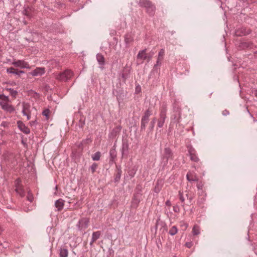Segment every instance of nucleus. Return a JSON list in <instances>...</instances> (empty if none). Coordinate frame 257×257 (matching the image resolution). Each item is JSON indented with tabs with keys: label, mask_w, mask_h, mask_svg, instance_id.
<instances>
[{
	"label": "nucleus",
	"mask_w": 257,
	"mask_h": 257,
	"mask_svg": "<svg viewBox=\"0 0 257 257\" xmlns=\"http://www.w3.org/2000/svg\"><path fill=\"white\" fill-rule=\"evenodd\" d=\"M142 186L141 184H138L134 190V193L131 201V207L133 208H137L141 200H142Z\"/></svg>",
	"instance_id": "nucleus-1"
},
{
	"label": "nucleus",
	"mask_w": 257,
	"mask_h": 257,
	"mask_svg": "<svg viewBox=\"0 0 257 257\" xmlns=\"http://www.w3.org/2000/svg\"><path fill=\"white\" fill-rule=\"evenodd\" d=\"M139 5L142 8L146 9V13L150 16L153 17L156 12L155 5L149 0H140Z\"/></svg>",
	"instance_id": "nucleus-2"
},
{
	"label": "nucleus",
	"mask_w": 257,
	"mask_h": 257,
	"mask_svg": "<svg viewBox=\"0 0 257 257\" xmlns=\"http://www.w3.org/2000/svg\"><path fill=\"white\" fill-rule=\"evenodd\" d=\"M152 114V111L150 108L145 111L144 115L141 118L140 132H142L145 131L146 128V125L148 123L150 120L149 117Z\"/></svg>",
	"instance_id": "nucleus-3"
},
{
	"label": "nucleus",
	"mask_w": 257,
	"mask_h": 257,
	"mask_svg": "<svg viewBox=\"0 0 257 257\" xmlns=\"http://www.w3.org/2000/svg\"><path fill=\"white\" fill-rule=\"evenodd\" d=\"M116 88L112 91L113 94L116 97V99L119 103L122 101L125 96L123 89L121 87V83H117Z\"/></svg>",
	"instance_id": "nucleus-4"
},
{
	"label": "nucleus",
	"mask_w": 257,
	"mask_h": 257,
	"mask_svg": "<svg viewBox=\"0 0 257 257\" xmlns=\"http://www.w3.org/2000/svg\"><path fill=\"white\" fill-rule=\"evenodd\" d=\"M174 153L172 150L168 147L165 146L163 153L162 155V160L164 163V165H166L169 160H173Z\"/></svg>",
	"instance_id": "nucleus-5"
},
{
	"label": "nucleus",
	"mask_w": 257,
	"mask_h": 257,
	"mask_svg": "<svg viewBox=\"0 0 257 257\" xmlns=\"http://www.w3.org/2000/svg\"><path fill=\"white\" fill-rule=\"evenodd\" d=\"M146 51L147 49L140 51L137 56V59H141L142 60L147 59L148 62H149L152 59L155 53L151 51L149 53H147Z\"/></svg>",
	"instance_id": "nucleus-6"
},
{
	"label": "nucleus",
	"mask_w": 257,
	"mask_h": 257,
	"mask_svg": "<svg viewBox=\"0 0 257 257\" xmlns=\"http://www.w3.org/2000/svg\"><path fill=\"white\" fill-rule=\"evenodd\" d=\"M73 73L70 70H66L60 72L57 76V79L62 81H66L70 79L73 76Z\"/></svg>",
	"instance_id": "nucleus-7"
},
{
	"label": "nucleus",
	"mask_w": 257,
	"mask_h": 257,
	"mask_svg": "<svg viewBox=\"0 0 257 257\" xmlns=\"http://www.w3.org/2000/svg\"><path fill=\"white\" fill-rule=\"evenodd\" d=\"M128 143L127 140H122V148L121 149V159L127 158L129 153L128 151Z\"/></svg>",
	"instance_id": "nucleus-8"
},
{
	"label": "nucleus",
	"mask_w": 257,
	"mask_h": 257,
	"mask_svg": "<svg viewBox=\"0 0 257 257\" xmlns=\"http://www.w3.org/2000/svg\"><path fill=\"white\" fill-rule=\"evenodd\" d=\"M89 222L88 218H82L78 221L77 226L80 230L85 229L87 228Z\"/></svg>",
	"instance_id": "nucleus-9"
},
{
	"label": "nucleus",
	"mask_w": 257,
	"mask_h": 257,
	"mask_svg": "<svg viewBox=\"0 0 257 257\" xmlns=\"http://www.w3.org/2000/svg\"><path fill=\"white\" fill-rule=\"evenodd\" d=\"M167 105L166 104H163L161 108L160 113V118L158 119V121L165 122V119L166 118V114H167Z\"/></svg>",
	"instance_id": "nucleus-10"
},
{
	"label": "nucleus",
	"mask_w": 257,
	"mask_h": 257,
	"mask_svg": "<svg viewBox=\"0 0 257 257\" xmlns=\"http://www.w3.org/2000/svg\"><path fill=\"white\" fill-rule=\"evenodd\" d=\"M188 155L190 157V160L192 161L195 162H198L199 161V158L197 156L196 154L195 150L191 146L188 147Z\"/></svg>",
	"instance_id": "nucleus-11"
},
{
	"label": "nucleus",
	"mask_w": 257,
	"mask_h": 257,
	"mask_svg": "<svg viewBox=\"0 0 257 257\" xmlns=\"http://www.w3.org/2000/svg\"><path fill=\"white\" fill-rule=\"evenodd\" d=\"M173 109L175 113L172 115V118L178 123L181 118V108L179 106L175 105Z\"/></svg>",
	"instance_id": "nucleus-12"
},
{
	"label": "nucleus",
	"mask_w": 257,
	"mask_h": 257,
	"mask_svg": "<svg viewBox=\"0 0 257 257\" xmlns=\"http://www.w3.org/2000/svg\"><path fill=\"white\" fill-rule=\"evenodd\" d=\"M251 30L246 28H241L235 31V35L237 37H241L248 35L250 33Z\"/></svg>",
	"instance_id": "nucleus-13"
},
{
	"label": "nucleus",
	"mask_w": 257,
	"mask_h": 257,
	"mask_svg": "<svg viewBox=\"0 0 257 257\" xmlns=\"http://www.w3.org/2000/svg\"><path fill=\"white\" fill-rule=\"evenodd\" d=\"M238 47L242 50L253 49L254 47L256 48L253 43L251 42H241L239 43Z\"/></svg>",
	"instance_id": "nucleus-14"
},
{
	"label": "nucleus",
	"mask_w": 257,
	"mask_h": 257,
	"mask_svg": "<svg viewBox=\"0 0 257 257\" xmlns=\"http://www.w3.org/2000/svg\"><path fill=\"white\" fill-rule=\"evenodd\" d=\"M12 64L15 66L20 67L21 68H30L29 64L24 60H19L14 61Z\"/></svg>",
	"instance_id": "nucleus-15"
},
{
	"label": "nucleus",
	"mask_w": 257,
	"mask_h": 257,
	"mask_svg": "<svg viewBox=\"0 0 257 257\" xmlns=\"http://www.w3.org/2000/svg\"><path fill=\"white\" fill-rule=\"evenodd\" d=\"M131 72V68L128 67L127 65L125 66L122 70L121 74V77L123 82H125L126 79L129 77L130 73Z\"/></svg>",
	"instance_id": "nucleus-16"
},
{
	"label": "nucleus",
	"mask_w": 257,
	"mask_h": 257,
	"mask_svg": "<svg viewBox=\"0 0 257 257\" xmlns=\"http://www.w3.org/2000/svg\"><path fill=\"white\" fill-rule=\"evenodd\" d=\"M17 124L21 132L25 134H29L30 133V130L22 121H18Z\"/></svg>",
	"instance_id": "nucleus-17"
},
{
	"label": "nucleus",
	"mask_w": 257,
	"mask_h": 257,
	"mask_svg": "<svg viewBox=\"0 0 257 257\" xmlns=\"http://www.w3.org/2000/svg\"><path fill=\"white\" fill-rule=\"evenodd\" d=\"M116 173L115 174V177L114 179V182L115 184H117L120 179L122 170L120 166L116 165Z\"/></svg>",
	"instance_id": "nucleus-18"
},
{
	"label": "nucleus",
	"mask_w": 257,
	"mask_h": 257,
	"mask_svg": "<svg viewBox=\"0 0 257 257\" xmlns=\"http://www.w3.org/2000/svg\"><path fill=\"white\" fill-rule=\"evenodd\" d=\"M45 72L44 68L37 67L30 73L33 76H41Z\"/></svg>",
	"instance_id": "nucleus-19"
},
{
	"label": "nucleus",
	"mask_w": 257,
	"mask_h": 257,
	"mask_svg": "<svg viewBox=\"0 0 257 257\" xmlns=\"http://www.w3.org/2000/svg\"><path fill=\"white\" fill-rule=\"evenodd\" d=\"M110 159L109 163H113L115 161V159L116 158L117 153L116 151L115 146L114 145L113 147L109 151Z\"/></svg>",
	"instance_id": "nucleus-20"
},
{
	"label": "nucleus",
	"mask_w": 257,
	"mask_h": 257,
	"mask_svg": "<svg viewBox=\"0 0 257 257\" xmlns=\"http://www.w3.org/2000/svg\"><path fill=\"white\" fill-rule=\"evenodd\" d=\"M186 178L190 182H197L198 181V178L193 172H189L186 175Z\"/></svg>",
	"instance_id": "nucleus-21"
},
{
	"label": "nucleus",
	"mask_w": 257,
	"mask_h": 257,
	"mask_svg": "<svg viewBox=\"0 0 257 257\" xmlns=\"http://www.w3.org/2000/svg\"><path fill=\"white\" fill-rule=\"evenodd\" d=\"M0 105L2 108L9 112H12L15 110L14 107L12 105H10L7 103H4L2 101H0Z\"/></svg>",
	"instance_id": "nucleus-22"
},
{
	"label": "nucleus",
	"mask_w": 257,
	"mask_h": 257,
	"mask_svg": "<svg viewBox=\"0 0 257 257\" xmlns=\"http://www.w3.org/2000/svg\"><path fill=\"white\" fill-rule=\"evenodd\" d=\"M96 59L99 64L101 66L100 67L103 69V66L104 65L105 62L104 56L101 54L98 53L96 55Z\"/></svg>",
	"instance_id": "nucleus-23"
},
{
	"label": "nucleus",
	"mask_w": 257,
	"mask_h": 257,
	"mask_svg": "<svg viewBox=\"0 0 257 257\" xmlns=\"http://www.w3.org/2000/svg\"><path fill=\"white\" fill-rule=\"evenodd\" d=\"M55 207L58 208V211L61 210L64 206V201L62 199H58L55 202Z\"/></svg>",
	"instance_id": "nucleus-24"
},
{
	"label": "nucleus",
	"mask_w": 257,
	"mask_h": 257,
	"mask_svg": "<svg viewBox=\"0 0 257 257\" xmlns=\"http://www.w3.org/2000/svg\"><path fill=\"white\" fill-rule=\"evenodd\" d=\"M133 41L134 38L131 34H126L125 35L124 42L127 46L130 43L133 42Z\"/></svg>",
	"instance_id": "nucleus-25"
},
{
	"label": "nucleus",
	"mask_w": 257,
	"mask_h": 257,
	"mask_svg": "<svg viewBox=\"0 0 257 257\" xmlns=\"http://www.w3.org/2000/svg\"><path fill=\"white\" fill-rule=\"evenodd\" d=\"M16 192L19 194L21 197H24L25 195V192L23 186H19L15 189Z\"/></svg>",
	"instance_id": "nucleus-26"
},
{
	"label": "nucleus",
	"mask_w": 257,
	"mask_h": 257,
	"mask_svg": "<svg viewBox=\"0 0 257 257\" xmlns=\"http://www.w3.org/2000/svg\"><path fill=\"white\" fill-rule=\"evenodd\" d=\"M68 254V249L64 248L61 247L60 249V253L59 255L60 257H67Z\"/></svg>",
	"instance_id": "nucleus-27"
},
{
	"label": "nucleus",
	"mask_w": 257,
	"mask_h": 257,
	"mask_svg": "<svg viewBox=\"0 0 257 257\" xmlns=\"http://www.w3.org/2000/svg\"><path fill=\"white\" fill-rule=\"evenodd\" d=\"M100 235L101 232L100 231L93 232L92 236V242H95L100 237Z\"/></svg>",
	"instance_id": "nucleus-28"
},
{
	"label": "nucleus",
	"mask_w": 257,
	"mask_h": 257,
	"mask_svg": "<svg viewBox=\"0 0 257 257\" xmlns=\"http://www.w3.org/2000/svg\"><path fill=\"white\" fill-rule=\"evenodd\" d=\"M30 107V105L29 104H24L23 110H22V113L24 115H26L29 112V107Z\"/></svg>",
	"instance_id": "nucleus-29"
},
{
	"label": "nucleus",
	"mask_w": 257,
	"mask_h": 257,
	"mask_svg": "<svg viewBox=\"0 0 257 257\" xmlns=\"http://www.w3.org/2000/svg\"><path fill=\"white\" fill-rule=\"evenodd\" d=\"M100 156H101L100 152H97L92 156V159L93 161H98L100 160Z\"/></svg>",
	"instance_id": "nucleus-30"
},
{
	"label": "nucleus",
	"mask_w": 257,
	"mask_h": 257,
	"mask_svg": "<svg viewBox=\"0 0 257 257\" xmlns=\"http://www.w3.org/2000/svg\"><path fill=\"white\" fill-rule=\"evenodd\" d=\"M7 90L10 91V94L13 97H14V98L16 97V96L17 95V94L18 93L17 91L15 90H14V89H12L11 88H7Z\"/></svg>",
	"instance_id": "nucleus-31"
},
{
	"label": "nucleus",
	"mask_w": 257,
	"mask_h": 257,
	"mask_svg": "<svg viewBox=\"0 0 257 257\" xmlns=\"http://www.w3.org/2000/svg\"><path fill=\"white\" fill-rule=\"evenodd\" d=\"M177 231H178V229H177V227L176 226H173V227H172V228L169 230V233L171 235H174L175 234H176L177 233Z\"/></svg>",
	"instance_id": "nucleus-32"
},
{
	"label": "nucleus",
	"mask_w": 257,
	"mask_h": 257,
	"mask_svg": "<svg viewBox=\"0 0 257 257\" xmlns=\"http://www.w3.org/2000/svg\"><path fill=\"white\" fill-rule=\"evenodd\" d=\"M98 167V165L96 163H93V164L90 167V169L91 170V173L93 174L95 171L96 169Z\"/></svg>",
	"instance_id": "nucleus-33"
},
{
	"label": "nucleus",
	"mask_w": 257,
	"mask_h": 257,
	"mask_svg": "<svg viewBox=\"0 0 257 257\" xmlns=\"http://www.w3.org/2000/svg\"><path fill=\"white\" fill-rule=\"evenodd\" d=\"M164 55H165V50L164 49H161L159 52L158 58L159 59L163 60Z\"/></svg>",
	"instance_id": "nucleus-34"
},
{
	"label": "nucleus",
	"mask_w": 257,
	"mask_h": 257,
	"mask_svg": "<svg viewBox=\"0 0 257 257\" xmlns=\"http://www.w3.org/2000/svg\"><path fill=\"white\" fill-rule=\"evenodd\" d=\"M27 199L31 202H32L34 200V197L31 191H29L28 192Z\"/></svg>",
	"instance_id": "nucleus-35"
},
{
	"label": "nucleus",
	"mask_w": 257,
	"mask_h": 257,
	"mask_svg": "<svg viewBox=\"0 0 257 257\" xmlns=\"http://www.w3.org/2000/svg\"><path fill=\"white\" fill-rule=\"evenodd\" d=\"M50 111L49 109H45L42 112V114L45 116L47 119H49Z\"/></svg>",
	"instance_id": "nucleus-36"
},
{
	"label": "nucleus",
	"mask_w": 257,
	"mask_h": 257,
	"mask_svg": "<svg viewBox=\"0 0 257 257\" xmlns=\"http://www.w3.org/2000/svg\"><path fill=\"white\" fill-rule=\"evenodd\" d=\"M136 173V169L135 168H132L128 171V175L133 177Z\"/></svg>",
	"instance_id": "nucleus-37"
},
{
	"label": "nucleus",
	"mask_w": 257,
	"mask_h": 257,
	"mask_svg": "<svg viewBox=\"0 0 257 257\" xmlns=\"http://www.w3.org/2000/svg\"><path fill=\"white\" fill-rule=\"evenodd\" d=\"M192 232L193 233L194 235H198L199 234L200 232H199V229H198V227L195 225L193 228V229H192Z\"/></svg>",
	"instance_id": "nucleus-38"
},
{
	"label": "nucleus",
	"mask_w": 257,
	"mask_h": 257,
	"mask_svg": "<svg viewBox=\"0 0 257 257\" xmlns=\"http://www.w3.org/2000/svg\"><path fill=\"white\" fill-rule=\"evenodd\" d=\"M0 99H2L3 101H6V102H9V97L7 96H6L4 94H0Z\"/></svg>",
	"instance_id": "nucleus-39"
},
{
	"label": "nucleus",
	"mask_w": 257,
	"mask_h": 257,
	"mask_svg": "<svg viewBox=\"0 0 257 257\" xmlns=\"http://www.w3.org/2000/svg\"><path fill=\"white\" fill-rule=\"evenodd\" d=\"M154 126L155 124L150 122L149 127L147 130L148 134H149L150 133L152 132L153 131Z\"/></svg>",
	"instance_id": "nucleus-40"
},
{
	"label": "nucleus",
	"mask_w": 257,
	"mask_h": 257,
	"mask_svg": "<svg viewBox=\"0 0 257 257\" xmlns=\"http://www.w3.org/2000/svg\"><path fill=\"white\" fill-rule=\"evenodd\" d=\"M82 142L84 145L89 144L92 142V139L90 138H88L86 139L83 140Z\"/></svg>",
	"instance_id": "nucleus-41"
},
{
	"label": "nucleus",
	"mask_w": 257,
	"mask_h": 257,
	"mask_svg": "<svg viewBox=\"0 0 257 257\" xmlns=\"http://www.w3.org/2000/svg\"><path fill=\"white\" fill-rule=\"evenodd\" d=\"M15 70H16V69L14 68V67H10V68H7V72L8 73L14 74V73H16L15 72H14L15 71Z\"/></svg>",
	"instance_id": "nucleus-42"
},
{
	"label": "nucleus",
	"mask_w": 257,
	"mask_h": 257,
	"mask_svg": "<svg viewBox=\"0 0 257 257\" xmlns=\"http://www.w3.org/2000/svg\"><path fill=\"white\" fill-rule=\"evenodd\" d=\"M16 187H19V186H23L21 184V180L20 178H18L15 181Z\"/></svg>",
	"instance_id": "nucleus-43"
},
{
	"label": "nucleus",
	"mask_w": 257,
	"mask_h": 257,
	"mask_svg": "<svg viewBox=\"0 0 257 257\" xmlns=\"http://www.w3.org/2000/svg\"><path fill=\"white\" fill-rule=\"evenodd\" d=\"M16 73H14V74L18 75L19 77L21 76V74H24L25 72L23 70H19L18 69H16L15 71L14 72Z\"/></svg>",
	"instance_id": "nucleus-44"
},
{
	"label": "nucleus",
	"mask_w": 257,
	"mask_h": 257,
	"mask_svg": "<svg viewBox=\"0 0 257 257\" xmlns=\"http://www.w3.org/2000/svg\"><path fill=\"white\" fill-rule=\"evenodd\" d=\"M85 124V121L84 120H82V119H80L79 120V126L80 128H83L84 125Z\"/></svg>",
	"instance_id": "nucleus-45"
},
{
	"label": "nucleus",
	"mask_w": 257,
	"mask_h": 257,
	"mask_svg": "<svg viewBox=\"0 0 257 257\" xmlns=\"http://www.w3.org/2000/svg\"><path fill=\"white\" fill-rule=\"evenodd\" d=\"M179 199L181 200L182 202H184L185 199L183 195V193L181 192V191L179 192Z\"/></svg>",
	"instance_id": "nucleus-46"
},
{
	"label": "nucleus",
	"mask_w": 257,
	"mask_h": 257,
	"mask_svg": "<svg viewBox=\"0 0 257 257\" xmlns=\"http://www.w3.org/2000/svg\"><path fill=\"white\" fill-rule=\"evenodd\" d=\"M141 91V87L138 85L136 87V93L138 94Z\"/></svg>",
	"instance_id": "nucleus-47"
},
{
	"label": "nucleus",
	"mask_w": 257,
	"mask_h": 257,
	"mask_svg": "<svg viewBox=\"0 0 257 257\" xmlns=\"http://www.w3.org/2000/svg\"><path fill=\"white\" fill-rule=\"evenodd\" d=\"M222 114L224 116H227V115L229 114V111L228 110H227V109H225V110L222 111Z\"/></svg>",
	"instance_id": "nucleus-48"
},
{
	"label": "nucleus",
	"mask_w": 257,
	"mask_h": 257,
	"mask_svg": "<svg viewBox=\"0 0 257 257\" xmlns=\"http://www.w3.org/2000/svg\"><path fill=\"white\" fill-rule=\"evenodd\" d=\"M161 59H159L158 58L157 61L156 62V64L154 65V68H156L157 66H160L161 64V63L160 62V61H161Z\"/></svg>",
	"instance_id": "nucleus-49"
},
{
	"label": "nucleus",
	"mask_w": 257,
	"mask_h": 257,
	"mask_svg": "<svg viewBox=\"0 0 257 257\" xmlns=\"http://www.w3.org/2000/svg\"><path fill=\"white\" fill-rule=\"evenodd\" d=\"M84 145L83 144H82V142H80V143L78 145L77 147H78L79 149H80V150H83V146H84Z\"/></svg>",
	"instance_id": "nucleus-50"
},
{
	"label": "nucleus",
	"mask_w": 257,
	"mask_h": 257,
	"mask_svg": "<svg viewBox=\"0 0 257 257\" xmlns=\"http://www.w3.org/2000/svg\"><path fill=\"white\" fill-rule=\"evenodd\" d=\"M23 14H24V15L27 16V17H30L29 12L26 9H25L23 11Z\"/></svg>",
	"instance_id": "nucleus-51"
},
{
	"label": "nucleus",
	"mask_w": 257,
	"mask_h": 257,
	"mask_svg": "<svg viewBox=\"0 0 257 257\" xmlns=\"http://www.w3.org/2000/svg\"><path fill=\"white\" fill-rule=\"evenodd\" d=\"M164 123L158 121L157 125L159 127H162L164 125Z\"/></svg>",
	"instance_id": "nucleus-52"
},
{
	"label": "nucleus",
	"mask_w": 257,
	"mask_h": 257,
	"mask_svg": "<svg viewBox=\"0 0 257 257\" xmlns=\"http://www.w3.org/2000/svg\"><path fill=\"white\" fill-rule=\"evenodd\" d=\"M185 245L186 246H187V247L188 248H190L192 246V243L191 242H186L185 243Z\"/></svg>",
	"instance_id": "nucleus-53"
},
{
	"label": "nucleus",
	"mask_w": 257,
	"mask_h": 257,
	"mask_svg": "<svg viewBox=\"0 0 257 257\" xmlns=\"http://www.w3.org/2000/svg\"><path fill=\"white\" fill-rule=\"evenodd\" d=\"M156 121H157V118H156V117H154V118L152 119V120L151 121V122H151V123H154V124H155Z\"/></svg>",
	"instance_id": "nucleus-54"
},
{
	"label": "nucleus",
	"mask_w": 257,
	"mask_h": 257,
	"mask_svg": "<svg viewBox=\"0 0 257 257\" xmlns=\"http://www.w3.org/2000/svg\"><path fill=\"white\" fill-rule=\"evenodd\" d=\"M166 205L167 206H171V202H170L169 200H167V201L166 202Z\"/></svg>",
	"instance_id": "nucleus-55"
},
{
	"label": "nucleus",
	"mask_w": 257,
	"mask_h": 257,
	"mask_svg": "<svg viewBox=\"0 0 257 257\" xmlns=\"http://www.w3.org/2000/svg\"><path fill=\"white\" fill-rule=\"evenodd\" d=\"M2 126H3L4 127H6L8 126V124L7 122H3L2 124H1Z\"/></svg>",
	"instance_id": "nucleus-56"
},
{
	"label": "nucleus",
	"mask_w": 257,
	"mask_h": 257,
	"mask_svg": "<svg viewBox=\"0 0 257 257\" xmlns=\"http://www.w3.org/2000/svg\"><path fill=\"white\" fill-rule=\"evenodd\" d=\"M26 116H27V119H28V120L30 119V118H31V115H30V113H28L27 114V115H26Z\"/></svg>",
	"instance_id": "nucleus-57"
},
{
	"label": "nucleus",
	"mask_w": 257,
	"mask_h": 257,
	"mask_svg": "<svg viewBox=\"0 0 257 257\" xmlns=\"http://www.w3.org/2000/svg\"><path fill=\"white\" fill-rule=\"evenodd\" d=\"M252 93L257 97V89L256 90H254L253 92H252Z\"/></svg>",
	"instance_id": "nucleus-58"
},
{
	"label": "nucleus",
	"mask_w": 257,
	"mask_h": 257,
	"mask_svg": "<svg viewBox=\"0 0 257 257\" xmlns=\"http://www.w3.org/2000/svg\"><path fill=\"white\" fill-rule=\"evenodd\" d=\"M36 123V120H35V121H30V123L31 125H34V124H35Z\"/></svg>",
	"instance_id": "nucleus-59"
},
{
	"label": "nucleus",
	"mask_w": 257,
	"mask_h": 257,
	"mask_svg": "<svg viewBox=\"0 0 257 257\" xmlns=\"http://www.w3.org/2000/svg\"><path fill=\"white\" fill-rule=\"evenodd\" d=\"M197 187L198 189H202V185H201L200 184H197Z\"/></svg>",
	"instance_id": "nucleus-60"
},
{
	"label": "nucleus",
	"mask_w": 257,
	"mask_h": 257,
	"mask_svg": "<svg viewBox=\"0 0 257 257\" xmlns=\"http://www.w3.org/2000/svg\"><path fill=\"white\" fill-rule=\"evenodd\" d=\"M174 211L175 212H178V211H179V209H178V208H176V207H174Z\"/></svg>",
	"instance_id": "nucleus-61"
},
{
	"label": "nucleus",
	"mask_w": 257,
	"mask_h": 257,
	"mask_svg": "<svg viewBox=\"0 0 257 257\" xmlns=\"http://www.w3.org/2000/svg\"><path fill=\"white\" fill-rule=\"evenodd\" d=\"M186 196L189 199L190 201H191L192 200V199L193 198L192 197L190 196L189 197L188 194H186Z\"/></svg>",
	"instance_id": "nucleus-62"
},
{
	"label": "nucleus",
	"mask_w": 257,
	"mask_h": 257,
	"mask_svg": "<svg viewBox=\"0 0 257 257\" xmlns=\"http://www.w3.org/2000/svg\"><path fill=\"white\" fill-rule=\"evenodd\" d=\"M45 88L46 89V90H48L49 89L50 87L48 85H46Z\"/></svg>",
	"instance_id": "nucleus-63"
},
{
	"label": "nucleus",
	"mask_w": 257,
	"mask_h": 257,
	"mask_svg": "<svg viewBox=\"0 0 257 257\" xmlns=\"http://www.w3.org/2000/svg\"><path fill=\"white\" fill-rule=\"evenodd\" d=\"M94 242H92V239H91V242H90V245L91 246H92L93 245V243Z\"/></svg>",
	"instance_id": "nucleus-64"
}]
</instances>
